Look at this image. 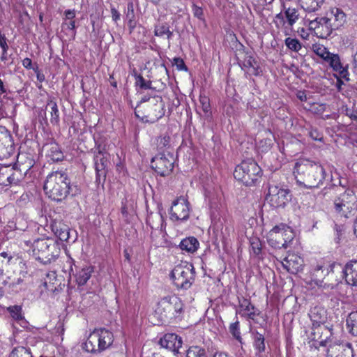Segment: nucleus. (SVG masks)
Returning a JSON list of instances; mask_svg holds the SVG:
<instances>
[{
    "label": "nucleus",
    "mask_w": 357,
    "mask_h": 357,
    "mask_svg": "<svg viewBox=\"0 0 357 357\" xmlns=\"http://www.w3.org/2000/svg\"><path fill=\"white\" fill-rule=\"evenodd\" d=\"M296 182L306 188H319L326 178L324 168L308 159L298 160L294 166Z\"/></svg>",
    "instance_id": "f257e3e1"
},
{
    "label": "nucleus",
    "mask_w": 357,
    "mask_h": 357,
    "mask_svg": "<svg viewBox=\"0 0 357 357\" xmlns=\"http://www.w3.org/2000/svg\"><path fill=\"white\" fill-rule=\"evenodd\" d=\"M47 196L56 202L65 199L70 193V181L63 171H56L48 174L44 184Z\"/></svg>",
    "instance_id": "f03ea898"
},
{
    "label": "nucleus",
    "mask_w": 357,
    "mask_h": 357,
    "mask_svg": "<svg viewBox=\"0 0 357 357\" xmlns=\"http://www.w3.org/2000/svg\"><path fill=\"white\" fill-rule=\"evenodd\" d=\"M155 313L162 321L181 320L184 314V304L176 295L164 296L158 302Z\"/></svg>",
    "instance_id": "7ed1b4c3"
},
{
    "label": "nucleus",
    "mask_w": 357,
    "mask_h": 357,
    "mask_svg": "<svg viewBox=\"0 0 357 357\" xmlns=\"http://www.w3.org/2000/svg\"><path fill=\"white\" fill-rule=\"evenodd\" d=\"M333 206L337 216L349 218L357 211V196L353 190L346 188L335 197Z\"/></svg>",
    "instance_id": "20e7f679"
},
{
    "label": "nucleus",
    "mask_w": 357,
    "mask_h": 357,
    "mask_svg": "<svg viewBox=\"0 0 357 357\" xmlns=\"http://www.w3.org/2000/svg\"><path fill=\"white\" fill-rule=\"evenodd\" d=\"M261 169L253 160H243L234 172V178L247 186L254 185L261 177Z\"/></svg>",
    "instance_id": "39448f33"
},
{
    "label": "nucleus",
    "mask_w": 357,
    "mask_h": 357,
    "mask_svg": "<svg viewBox=\"0 0 357 357\" xmlns=\"http://www.w3.org/2000/svg\"><path fill=\"white\" fill-rule=\"evenodd\" d=\"M32 248L33 255L45 264L51 263L59 256L58 245L52 239L38 238L34 241Z\"/></svg>",
    "instance_id": "423d86ee"
},
{
    "label": "nucleus",
    "mask_w": 357,
    "mask_h": 357,
    "mask_svg": "<svg viewBox=\"0 0 357 357\" xmlns=\"http://www.w3.org/2000/svg\"><path fill=\"white\" fill-rule=\"evenodd\" d=\"M171 278L177 289H188L195 279V270L187 262L176 265L171 273Z\"/></svg>",
    "instance_id": "0eeeda50"
},
{
    "label": "nucleus",
    "mask_w": 357,
    "mask_h": 357,
    "mask_svg": "<svg viewBox=\"0 0 357 357\" xmlns=\"http://www.w3.org/2000/svg\"><path fill=\"white\" fill-rule=\"evenodd\" d=\"M333 264L326 267L321 265H317L312 274L314 282L318 287H321L324 289H333L339 283L338 280H335V282H331L333 275Z\"/></svg>",
    "instance_id": "6e6552de"
},
{
    "label": "nucleus",
    "mask_w": 357,
    "mask_h": 357,
    "mask_svg": "<svg viewBox=\"0 0 357 357\" xmlns=\"http://www.w3.org/2000/svg\"><path fill=\"white\" fill-rule=\"evenodd\" d=\"M266 199L275 208H284L291 199V195L287 188L278 185H271Z\"/></svg>",
    "instance_id": "1a4fd4ad"
},
{
    "label": "nucleus",
    "mask_w": 357,
    "mask_h": 357,
    "mask_svg": "<svg viewBox=\"0 0 357 357\" xmlns=\"http://www.w3.org/2000/svg\"><path fill=\"white\" fill-rule=\"evenodd\" d=\"M309 339L312 342V347L319 349V347H328L331 344L330 337L332 335L331 329L325 325L312 326Z\"/></svg>",
    "instance_id": "9d476101"
},
{
    "label": "nucleus",
    "mask_w": 357,
    "mask_h": 357,
    "mask_svg": "<svg viewBox=\"0 0 357 357\" xmlns=\"http://www.w3.org/2000/svg\"><path fill=\"white\" fill-rule=\"evenodd\" d=\"M190 212V203L184 197H180L172 202L169 209L170 220L185 221L189 218Z\"/></svg>",
    "instance_id": "9b49d317"
},
{
    "label": "nucleus",
    "mask_w": 357,
    "mask_h": 357,
    "mask_svg": "<svg viewBox=\"0 0 357 357\" xmlns=\"http://www.w3.org/2000/svg\"><path fill=\"white\" fill-rule=\"evenodd\" d=\"M151 167L162 176H165L172 172L174 158L172 154H158L151 160Z\"/></svg>",
    "instance_id": "f8f14e48"
},
{
    "label": "nucleus",
    "mask_w": 357,
    "mask_h": 357,
    "mask_svg": "<svg viewBox=\"0 0 357 357\" xmlns=\"http://www.w3.org/2000/svg\"><path fill=\"white\" fill-rule=\"evenodd\" d=\"M328 20L324 16L313 20H306L305 24H307L309 29L313 31L318 38H327L334 31Z\"/></svg>",
    "instance_id": "ddd939ff"
},
{
    "label": "nucleus",
    "mask_w": 357,
    "mask_h": 357,
    "mask_svg": "<svg viewBox=\"0 0 357 357\" xmlns=\"http://www.w3.org/2000/svg\"><path fill=\"white\" fill-rule=\"evenodd\" d=\"M165 115V103L160 96H155L146 106V118L151 123H155Z\"/></svg>",
    "instance_id": "4468645a"
},
{
    "label": "nucleus",
    "mask_w": 357,
    "mask_h": 357,
    "mask_svg": "<svg viewBox=\"0 0 357 357\" xmlns=\"http://www.w3.org/2000/svg\"><path fill=\"white\" fill-rule=\"evenodd\" d=\"M15 153V147L10 132L0 126V160L8 158Z\"/></svg>",
    "instance_id": "2eb2a0df"
},
{
    "label": "nucleus",
    "mask_w": 357,
    "mask_h": 357,
    "mask_svg": "<svg viewBox=\"0 0 357 357\" xmlns=\"http://www.w3.org/2000/svg\"><path fill=\"white\" fill-rule=\"evenodd\" d=\"M326 357H354L352 345L349 342L329 344Z\"/></svg>",
    "instance_id": "dca6fc26"
},
{
    "label": "nucleus",
    "mask_w": 357,
    "mask_h": 357,
    "mask_svg": "<svg viewBox=\"0 0 357 357\" xmlns=\"http://www.w3.org/2000/svg\"><path fill=\"white\" fill-rule=\"evenodd\" d=\"M160 345L170 351L174 354L180 353L179 349L182 348L181 337L174 333L165 334L160 340Z\"/></svg>",
    "instance_id": "f3484780"
},
{
    "label": "nucleus",
    "mask_w": 357,
    "mask_h": 357,
    "mask_svg": "<svg viewBox=\"0 0 357 357\" xmlns=\"http://www.w3.org/2000/svg\"><path fill=\"white\" fill-rule=\"evenodd\" d=\"M329 24H331L334 31L341 28L347 22L346 14L338 8H331L326 14Z\"/></svg>",
    "instance_id": "a211bd4d"
},
{
    "label": "nucleus",
    "mask_w": 357,
    "mask_h": 357,
    "mask_svg": "<svg viewBox=\"0 0 357 357\" xmlns=\"http://www.w3.org/2000/svg\"><path fill=\"white\" fill-rule=\"evenodd\" d=\"M303 259L296 254H289L282 261V266L289 273L296 274L302 271Z\"/></svg>",
    "instance_id": "6ab92c4d"
},
{
    "label": "nucleus",
    "mask_w": 357,
    "mask_h": 357,
    "mask_svg": "<svg viewBox=\"0 0 357 357\" xmlns=\"http://www.w3.org/2000/svg\"><path fill=\"white\" fill-rule=\"evenodd\" d=\"M324 61L328 63L334 71L337 72L342 78L349 80V72L346 68L343 67L338 54L330 53Z\"/></svg>",
    "instance_id": "aec40b11"
},
{
    "label": "nucleus",
    "mask_w": 357,
    "mask_h": 357,
    "mask_svg": "<svg viewBox=\"0 0 357 357\" xmlns=\"http://www.w3.org/2000/svg\"><path fill=\"white\" fill-rule=\"evenodd\" d=\"M107 154L103 153L100 147H98V151L94 155V165L96 172V178L100 179L101 176H105V169L108 164Z\"/></svg>",
    "instance_id": "412c9836"
},
{
    "label": "nucleus",
    "mask_w": 357,
    "mask_h": 357,
    "mask_svg": "<svg viewBox=\"0 0 357 357\" xmlns=\"http://www.w3.org/2000/svg\"><path fill=\"white\" fill-rule=\"evenodd\" d=\"M341 273L345 278L347 283L351 286H357V261L348 262Z\"/></svg>",
    "instance_id": "4be33fe9"
},
{
    "label": "nucleus",
    "mask_w": 357,
    "mask_h": 357,
    "mask_svg": "<svg viewBox=\"0 0 357 357\" xmlns=\"http://www.w3.org/2000/svg\"><path fill=\"white\" fill-rule=\"evenodd\" d=\"M286 236H287L285 242L291 241L294 238V234L289 228H286L283 225H277L270 231L269 241L271 243H273V241H276L277 240H280L281 237Z\"/></svg>",
    "instance_id": "5701e85b"
},
{
    "label": "nucleus",
    "mask_w": 357,
    "mask_h": 357,
    "mask_svg": "<svg viewBox=\"0 0 357 357\" xmlns=\"http://www.w3.org/2000/svg\"><path fill=\"white\" fill-rule=\"evenodd\" d=\"M96 333H97L99 347L98 348L101 349V351H104L109 348L114 341V336L111 331L105 329V328H100L98 330H95Z\"/></svg>",
    "instance_id": "b1692460"
},
{
    "label": "nucleus",
    "mask_w": 357,
    "mask_h": 357,
    "mask_svg": "<svg viewBox=\"0 0 357 357\" xmlns=\"http://www.w3.org/2000/svg\"><path fill=\"white\" fill-rule=\"evenodd\" d=\"M34 164L35 161L31 154L21 153L17 155V162L15 165L27 174Z\"/></svg>",
    "instance_id": "393cba45"
},
{
    "label": "nucleus",
    "mask_w": 357,
    "mask_h": 357,
    "mask_svg": "<svg viewBox=\"0 0 357 357\" xmlns=\"http://www.w3.org/2000/svg\"><path fill=\"white\" fill-rule=\"evenodd\" d=\"M239 307L240 310L243 312V315L246 316L248 319H254L256 316L259 314V310L248 299L239 300Z\"/></svg>",
    "instance_id": "a878e982"
},
{
    "label": "nucleus",
    "mask_w": 357,
    "mask_h": 357,
    "mask_svg": "<svg viewBox=\"0 0 357 357\" xmlns=\"http://www.w3.org/2000/svg\"><path fill=\"white\" fill-rule=\"evenodd\" d=\"M46 155L53 162L61 161L63 159V153L58 144L52 142L46 144Z\"/></svg>",
    "instance_id": "bb28decb"
},
{
    "label": "nucleus",
    "mask_w": 357,
    "mask_h": 357,
    "mask_svg": "<svg viewBox=\"0 0 357 357\" xmlns=\"http://www.w3.org/2000/svg\"><path fill=\"white\" fill-rule=\"evenodd\" d=\"M52 230L54 234L61 241H67L70 236L69 227L62 222H54L52 224Z\"/></svg>",
    "instance_id": "cd10ccee"
},
{
    "label": "nucleus",
    "mask_w": 357,
    "mask_h": 357,
    "mask_svg": "<svg viewBox=\"0 0 357 357\" xmlns=\"http://www.w3.org/2000/svg\"><path fill=\"white\" fill-rule=\"evenodd\" d=\"M312 326L324 325L326 322L327 317L326 311L321 307H314L309 314Z\"/></svg>",
    "instance_id": "c85d7f7f"
},
{
    "label": "nucleus",
    "mask_w": 357,
    "mask_h": 357,
    "mask_svg": "<svg viewBox=\"0 0 357 357\" xmlns=\"http://www.w3.org/2000/svg\"><path fill=\"white\" fill-rule=\"evenodd\" d=\"M179 248L182 251L188 253H194L199 246V243L194 236H190L183 238L179 243Z\"/></svg>",
    "instance_id": "c756f323"
},
{
    "label": "nucleus",
    "mask_w": 357,
    "mask_h": 357,
    "mask_svg": "<svg viewBox=\"0 0 357 357\" xmlns=\"http://www.w3.org/2000/svg\"><path fill=\"white\" fill-rule=\"evenodd\" d=\"M44 289L50 292H55L57 290L58 280L55 271H50L45 274V278L43 282Z\"/></svg>",
    "instance_id": "7c9ffc66"
},
{
    "label": "nucleus",
    "mask_w": 357,
    "mask_h": 357,
    "mask_svg": "<svg viewBox=\"0 0 357 357\" xmlns=\"http://www.w3.org/2000/svg\"><path fill=\"white\" fill-rule=\"evenodd\" d=\"M124 14L125 20L127 22L130 33H131L137 25V20L134 11V4L132 1H129L128 3Z\"/></svg>",
    "instance_id": "2f4dec72"
},
{
    "label": "nucleus",
    "mask_w": 357,
    "mask_h": 357,
    "mask_svg": "<svg viewBox=\"0 0 357 357\" xmlns=\"http://www.w3.org/2000/svg\"><path fill=\"white\" fill-rule=\"evenodd\" d=\"M99 342L97 333L93 331L89 336L87 340L84 342V349L90 353L101 352V349L98 348Z\"/></svg>",
    "instance_id": "473e14b6"
},
{
    "label": "nucleus",
    "mask_w": 357,
    "mask_h": 357,
    "mask_svg": "<svg viewBox=\"0 0 357 357\" xmlns=\"http://www.w3.org/2000/svg\"><path fill=\"white\" fill-rule=\"evenodd\" d=\"M243 66V68L251 75H258L260 73L257 60L250 55H245Z\"/></svg>",
    "instance_id": "72a5a7b5"
},
{
    "label": "nucleus",
    "mask_w": 357,
    "mask_h": 357,
    "mask_svg": "<svg viewBox=\"0 0 357 357\" xmlns=\"http://www.w3.org/2000/svg\"><path fill=\"white\" fill-rule=\"evenodd\" d=\"M93 271L91 266H86L75 275V279L79 286L84 285L91 276Z\"/></svg>",
    "instance_id": "f704fd0d"
},
{
    "label": "nucleus",
    "mask_w": 357,
    "mask_h": 357,
    "mask_svg": "<svg viewBox=\"0 0 357 357\" xmlns=\"http://www.w3.org/2000/svg\"><path fill=\"white\" fill-rule=\"evenodd\" d=\"M284 14L286 19V22L289 26H292L297 22L300 17L298 10L292 7H284Z\"/></svg>",
    "instance_id": "c9c22d12"
},
{
    "label": "nucleus",
    "mask_w": 357,
    "mask_h": 357,
    "mask_svg": "<svg viewBox=\"0 0 357 357\" xmlns=\"http://www.w3.org/2000/svg\"><path fill=\"white\" fill-rule=\"evenodd\" d=\"M26 175V174L17 165L11 166L10 185H18Z\"/></svg>",
    "instance_id": "e433bc0d"
},
{
    "label": "nucleus",
    "mask_w": 357,
    "mask_h": 357,
    "mask_svg": "<svg viewBox=\"0 0 357 357\" xmlns=\"http://www.w3.org/2000/svg\"><path fill=\"white\" fill-rule=\"evenodd\" d=\"M49 109L51 123L53 125L58 124L59 122V112L56 102L52 100H49L46 105V110Z\"/></svg>",
    "instance_id": "4c0bfd02"
},
{
    "label": "nucleus",
    "mask_w": 357,
    "mask_h": 357,
    "mask_svg": "<svg viewBox=\"0 0 357 357\" xmlns=\"http://www.w3.org/2000/svg\"><path fill=\"white\" fill-rule=\"evenodd\" d=\"M324 2V0H300L301 7L307 12L317 10Z\"/></svg>",
    "instance_id": "58836bf2"
},
{
    "label": "nucleus",
    "mask_w": 357,
    "mask_h": 357,
    "mask_svg": "<svg viewBox=\"0 0 357 357\" xmlns=\"http://www.w3.org/2000/svg\"><path fill=\"white\" fill-rule=\"evenodd\" d=\"M347 325L349 333L357 337V311L351 312L347 319Z\"/></svg>",
    "instance_id": "ea45409f"
},
{
    "label": "nucleus",
    "mask_w": 357,
    "mask_h": 357,
    "mask_svg": "<svg viewBox=\"0 0 357 357\" xmlns=\"http://www.w3.org/2000/svg\"><path fill=\"white\" fill-rule=\"evenodd\" d=\"M11 165H2L0 167V184L5 186L10 185Z\"/></svg>",
    "instance_id": "a19ab883"
},
{
    "label": "nucleus",
    "mask_w": 357,
    "mask_h": 357,
    "mask_svg": "<svg viewBox=\"0 0 357 357\" xmlns=\"http://www.w3.org/2000/svg\"><path fill=\"white\" fill-rule=\"evenodd\" d=\"M312 51L317 55L319 57L322 59L324 61L329 56L331 53L328 49L320 43H314L312 45L311 47Z\"/></svg>",
    "instance_id": "79ce46f5"
},
{
    "label": "nucleus",
    "mask_w": 357,
    "mask_h": 357,
    "mask_svg": "<svg viewBox=\"0 0 357 357\" xmlns=\"http://www.w3.org/2000/svg\"><path fill=\"white\" fill-rule=\"evenodd\" d=\"M254 335V347L255 349L259 352H264L265 351V343H264V337L262 334L259 332H255L253 333Z\"/></svg>",
    "instance_id": "37998d69"
},
{
    "label": "nucleus",
    "mask_w": 357,
    "mask_h": 357,
    "mask_svg": "<svg viewBox=\"0 0 357 357\" xmlns=\"http://www.w3.org/2000/svg\"><path fill=\"white\" fill-rule=\"evenodd\" d=\"M146 222L152 229H158L160 227H162L163 218L160 213H155L153 215H149L146 219Z\"/></svg>",
    "instance_id": "c03bdc74"
},
{
    "label": "nucleus",
    "mask_w": 357,
    "mask_h": 357,
    "mask_svg": "<svg viewBox=\"0 0 357 357\" xmlns=\"http://www.w3.org/2000/svg\"><path fill=\"white\" fill-rule=\"evenodd\" d=\"M9 357H33L29 349L24 347H17L13 349Z\"/></svg>",
    "instance_id": "a18cd8bd"
},
{
    "label": "nucleus",
    "mask_w": 357,
    "mask_h": 357,
    "mask_svg": "<svg viewBox=\"0 0 357 357\" xmlns=\"http://www.w3.org/2000/svg\"><path fill=\"white\" fill-rule=\"evenodd\" d=\"M186 357H207L204 349L199 347H191L186 352Z\"/></svg>",
    "instance_id": "49530a36"
},
{
    "label": "nucleus",
    "mask_w": 357,
    "mask_h": 357,
    "mask_svg": "<svg viewBox=\"0 0 357 357\" xmlns=\"http://www.w3.org/2000/svg\"><path fill=\"white\" fill-rule=\"evenodd\" d=\"M285 45L291 51L298 52L302 48V45L296 38H287L284 40Z\"/></svg>",
    "instance_id": "de8ad7c7"
},
{
    "label": "nucleus",
    "mask_w": 357,
    "mask_h": 357,
    "mask_svg": "<svg viewBox=\"0 0 357 357\" xmlns=\"http://www.w3.org/2000/svg\"><path fill=\"white\" fill-rule=\"evenodd\" d=\"M135 84L136 86H139L142 89H152V82L149 80L146 81L141 75L135 74Z\"/></svg>",
    "instance_id": "09e8293b"
},
{
    "label": "nucleus",
    "mask_w": 357,
    "mask_h": 357,
    "mask_svg": "<svg viewBox=\"0 0 357 357\" xmlns=\"http://www.w3.org/2000/svg\"><path fill=\"white\" fill-rule=\"evenodd\" d=\"M229 332L233 337L239 342H241V336L239 328V321L236 320L235 322L231 323L229 326Z\"/></svg>",
    "instance_id": "8fccbe9b"
},
{
    "label": "nucleus",
    "mask_w": 357,
    "mask_h": 357,
    "mask_svg": "<svg viewBox=\"0 0 357 357\" xmlns=\"http://www.w3.org/2000/svg\"><path fill=\"white\" fill-rule=\"evenodd\" d=\"M169 28V25L166 23L158 24L155 26L154 35L158 37H162L165 35Z\"/></svg>",
    "instance_id": "3c124183"
},
{
    "label": "nucleus",
    "mask_w": 357,
    "mask_h": 357,
    "mask_svg": "<svg viewBox=\"0 0 357 357\" xmlns=\"http://www.w3.org/2000/svg\"><path fill=\"white\" fill-rule=\"evenodd\" d=\"M11 317L15 320H22L23 317L21 314V307L17 305L10 307L8 308Z\"/></svg>",
    "instance_id": "603ef678"
},
{
    "label": "nucleus",
    "mask_w": 357,
    "mask_h": 357,
    "mask_svg": "<svg viewBox=\"0 0 357 357\" xmlns=\"http://www.w3.org/2000/svg\"><path fill=\"white\" fill-rule=\"evenodd\" d=\"M192 12L195 17L199 20L204 21V10L202 7L197 6L195 3L192 5Z\"/></svg>",
    "instance_id": "864d4df0"
},
{
    "label": "nucleus",
    "mask_w": 357,
    "mask_h": 357,
    "mask_svg": "<svg viewBox=\"0 0 357 357\" xmlns=\"http://www.w3.org/2000/svg\"><path fill=\"white\" fill-rule=\"evenodd\" d=\"M287 236L281 237V238H280V240H277L276 241H275V243H271V245L276 248H287L288 247L289 243L291 242V241L285 242L287 240Z\"/></svg>",
    "instance_id": "5fc2aeb1"
},
{
    "label": "nucleus",
    "mask_w": 357,
    "mask_h": 357,
    "mask_svg": "<svg viewBox=\"0 0 357 357\" xmlns=\"http://www.w3.org/2000/svg\"><path fill=\"white\" fill-rule=\"evenodd\" d=\"M54 334L59 337H61V339L63 340L62 335L64 333V324L63 322L59 320L54 328Z\"/></svg>",
    "instance_id": "6e6d98bb"
},
{
    "label": "nucleus",
    "mask_w": 357,
    "mask_h": 357,
    "mask_svg": "<svg viewBox=\"0 0 357 357\" xmlns=\"http://www.w3.org/2000/svg\"><path fill=\"white\" fill-rule=\"evenodd\" d=\"M200 103L202 105V107L203 111L206 113L210 110V103L209 99L206 96H200L199 98Z\"/></svg>",
    "instance_id": "4d7b16f0"
},
{
    "label": "nucleus",
    "mask_w": 357,
    "mask_h": 357,
    "mask_svg": "<svg viewBox=\"0 0 357 357\" xmlns=\"http://www.w3.org/2000/svg\"><path fill=\"white\" fill-rule=\"evenodd\" d=\"M309 136L314 141H321L323 139L322 134L314 128H311L309 131Z\"/></svg>",
    "instance_id": "13d9d810"
},
{
    "label": "nucleus",
    "mask_w": 357,
    "mask_h": 357,
    "mask_svg": "<svg viewBox=\"0 0 357 357\" xmlns=\"http://www.w3.org/2000/svg\"><path fill=\"white\" fill-rule=\"evenodd\" d=\"M170 137L167 135L160 137L158 139V146L162 149L167 146L169 144Z\"/></svg>",
    "instance_id": "bf43d9fd"
},
{
    "label": "nucleus",
    "mask_w": 357,
    "mask_h": 357,
    "mask_svg": "<svg viewBox=\"0 0 357 357\" xmlns=\"http://www.w3.org/2000/svg\"><path fill=\"white\" fill-rule=\"evenodd\" d=\"M0 47L2 49V54L1 56V59L3 61H5L7 60V51L8 49V45L6 43V40L0 43Z\"/></svg>",
    "instance_id": "052dcab7"
},
{
    "label": "nucleus",
    "mask_w": 357,
    "mask_h": 357,
    "mask_svg": "<svg viewBox=\"0 0 357 357\" xmlns=\"http://www.w3.org/2000/svg\"><path fill=\"white\" fill-rule=\"evenodd\" d=\"M174 64L176 66L177 68L180 70H187V67L183 61V60L179 57L174 58Z\"/></svg>",
    "instance_id": "680f3d73"
},
{
    "label": "nucleus",
    "mask_w": 357,
    "mask_h": 357,
    "mask_svg": "<svg viewBox=\"0 0 357 357\" xmlns=\"http://www.w3.org/2000/svg\"><path fill=\"white\" fill-rule=\"evenodd\" d=\"M111 14H112V20L116 23L117 21H119L120 20V17H121L120 13L114 7H112L111 8Z\"/></svg>",
    "instance_id": "e2e57ef3"
},
{
    "label": "nucleus",
    "mask_w": 357,
    "mask_h": 357,
    "mask_svg": "<svg viewBox=\"0 0 357 357\" xmlns=\"http://www.w3.org/2000/svg\"><path fill=\"white\" fill-rule=\"evenodd\" d=\"M65 20H73L75 17V10H66L64 12Z\"/></svg>",
    "instance_id": "0e129e2a"
},
{
    "label": "nucleus",
    "mask_w": 357,
    "mask_h": 357,
    "mask_svg": "<svg viewBox=\"0 0 357 357\" xmlns=\"http://www.w3.org/2000/svg\"><path fill=\"white\" fill-rule=\"evenodd\" d=\"M66 264L68 266V269L64 270V271L68 272L69 274L70 275L71 273L73 272V266L74 265V260L70 257H68L67 260H66Z\"/></svg>",
    "instance_id": "69168bd1"
},
{
    "label": "nucleus",
    "mask_w": 357,
    "mask_h": 357,
    "mask_svg": "<svg viewBox=\"0 0 357 357\" xmlns=\"http://www.w3.org/2000/svg\"><path fill=\"white\" fill-rule=\"evenodd\" d=\"M22 66L26 69H31L32 67V61L29 58H25L22 60Z\"/></svg>",
    "instance_id": "338daca9"
},
{
    "label": "nucleus",
    "mask_w": 357,
    "mask_h": 357,
    "mask_svg": "<svg viewBox=\"0 0 357 357\" xmlns=\"http://www.w3.org/2000/svg\"><path fill=\"white\" fill-rule=\"evenodd\" d=\"M251 245L255 254L259 255L261 252V248L259 247V243L258 241L252 242Z\"/></svg>",
    "instance_id": "774afa93"
}]
</instances>
